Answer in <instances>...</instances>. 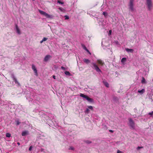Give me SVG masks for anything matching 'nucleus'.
<instances>
[{
  "label": "nucleus",
  "instance_id": "nucleus-10",
  "mask_svg": "<svg viewBox=\"0 0 153 153\" xmlns=\"http://www.w3.org/2000/svg\"><path fill=\"white\" fill-rule=\"evenodd\" d=\"M28 131H24L22 132V135L23 136H25L27 134H28Z\"/></svg>",
  "mask_w": 153,
  "mask_h": 153
},
{
  "label": "nucleus",
  "instance_id": "nucleus-22",
  "mask_svg": "<svg viewBox=\"0 0 153 153\" xmlns=\"http://www.w3.org/2000/svg\"><path fill=\"white\" fill-rule=\"evenodd\" d=\"M103 15L105 17H106L108 16V13H107L105 12H103L102 13Z\"/></svg>",
  "mask_w": 153,
  "mask_h": 153
},
{
  "label": "nucleus",
  "instance_id": "nucleus-11",
  "mask_svg": "<svg viewBox=\"0 0 153 153\" xmlns=\"http://www.w3.org/2000/svg\"><path fill=\"white\" fill-rule=\"evenodd\" d=\"M83 60L84 62L87 64H88L90 62V61L88 59H83Z\"/></svg>",
  "mask_w": 153,
  "mask_h": 153
},
{
  "label": "nucleus",
  "instance_id": "nucleus-31",
  "mask_svg": "<svg viewBox=\"0 0 153 153\" xmlns=\"http://www.w3.org/2000/svg\"><path fill=\"white\" fill-rule=\"evenodd\" d=\"M143 147H142V146H138L137 148V150H139V149H140L143 148Z\"/></svg>",
  "mask_w": 153,
  "mask_h": 153
},
{
  "label": "nucleus",
  "instance_id": "nucleus-19",
  "mask_svg": "<svg viewBox=\"0 0 153 153\" xmlns=\"http://www.w3.org/2000/svg\"><path fill=\"white\" fill-rule=\"evenodd\" d=\"M6 136L7 137H9L11 136V134L9 133H7L6 134Z\"/></svg>",
  "mask_w": 153,
  "mask_h": 153
},
{
  "label": "nucleus",
  "instance_id": "nucleus-30",
  "mask_svg": "<svg viewBox=\"0 0 153 153\" xmlns=\"http://www.w3.org/2000/svg\"><path fill=\"white\" fill-rule=\"evenodd\" d=\"M69 150L71 149L72 150H74V148L73 146H70V148H69Z\"/></svg>",
  "mask_w": 153,
  "mask_h": 153
},
{
  "label": "nucleus",
  "instance_id": "nucleus-38",
  "mask_svg": "<svg viewBox=\"0 0 153 153\" xmlns=\"http://www.w3.org/2000/svg\"><path fill=\"white\" fill-rule=\"evenodd\" d=\"M134 0H130L129 3H133Z\"/></svg>",
  "mask_w": 153,
  "mask_h": 153
},
{
  "label": "nucleus",
  "instance_id": "nucleus-9",
  "mask_svg": "<svg viewBox=\"0 0 153 153\" xmlns=\"http://www.w3.org/2000/svg\"><path fill=\"white\" fill-rule=\"evenodd\" d=\"M97 62L99 64L101 65H103L104 64V62L100 59H98L97 60Z\"/></svg>",
  "mask_w": 153,
  "mask_h": 153
},
{
  "label": "nucleus",
  "instance_id": "nucleus-40",
  "mask_svg": "<svg viewBox=\"0 0 153 153\" xmlns=\"http://www.w3.org/2000/svg\"><path fill=\"white\" fill-rule=\"evenodd\" d=\"M121 152L119 150H118L117 151V153H121Z\"/></svg>",
  "mask_w": 153,
  "mask_h": 153
},
{
  "label": "nucleus",
  "instance_id": "nucleus-21",
  "mask_svg": "<svg viewBox=\"0 0 153 153\" xmlns=\"http://www.w3.org/2000/svg\"><path fill=\"white\" fill-rule=\"evenodd\" d=\"M65 74L66 75H70L71 74L69 71H66L65 72Z\"/></svg>",
  "mask_w": 153,
  "mask_h": 153
},
{
  "label": "nucleus",
  "instance_id": "nucleus-4",
  "mask_svg": "<svg viewBox=\"0 0 153 153\" xmlns=\"http://www.w3.org/2000/svg\"><path fill=\"white\" fill-rule=\"evenodd\" d=\"M92 64L94 67L93 68H94L97 72H101V71L96 63H92Z\"/></svg>",
  "mask_w": 153,
  "mask_h": 153
},
{
  "label": "nucleus",
  "instance_id": "nucleus-12",
  "mask_svg": "<svg viewBox=\"0 0 153 153\" xmlns=\"http://www.w3.org/2000/svg\"><path fill=\"white\" fill-rule=\"evenodd\" d=\"M125 50L128 52H130L132 53L134 51V50L133 49H130L128 48H126Z\"/></svg>",
  "mask_w": 153,
  "mask_h": 153
},
{
  "label": "nucleus",
  "instance_id": "nucleus-1",
  "mask_svg": "<svg viewBox=\"0 0 153 153\" xmlns=\"http://www.w3.org/2000/svg\"><path fill=\"white\" fill-rule=\"evenodd\" d=\"M146 4L148 8V10L150 11L152 7V0H146Z\"/></svg>",
  "mask_w": 153,
  "mask_h": 153
},
{
  "label": "nucleus",
  "instance_id": "nucleus-27",
  "mask_svg": "<svg viewBox=\"0 0 153 153\" xmlns=\"http://www.w3.org/2000/svg\"><path fill=\"white\" fill-rule=\"evenodd\" d=\"M85 142L86 143L88 144H90V143H91V141H90L88 140H86Z\"/></svg>",
  "mask_w": 153,
  "mask_h": 153
},
{
  "label": "nucleus",
  "instance_id": "nucleus-34",
  "mask_svg": "<svg viewBox=\"0 0 153 153\" xmlns=\"http://www.w3.org/2000/svg\"><path fill=\"white\" fill-rule=\"evenodd\" d=\"M57 2H58V3H59V4H63V2H61V1H59V0H58V1H57Z\"/></svg>",
  "mask_w": 153,
  "mask_h": 153
},
{
  "label": "nucleus",
  "instance_id": "nucleus-6",
  "mask_svg": "<svg viewBox=\"0 0 153 153\" xmlns=\"http://www.w3.org/2000/svg\"><path fill=\"white\" fill-rule=\"evenodd\" d=\"M32 70L34 71V73L36 75H37V71L36 68L35 66V65L33 64L32 65Z\"/></svg>",
  "mask_w": 153,
  "mask_h": 153
},
{
  "label": "nucleus",
  "instance_id": "nucleus-35",
  "mask_svg": "<svg viewBox=\"0 0 153 153\" xmlns=\"http://www.w3.org/2000/svg\"><path fill=\"white\" fill-rule=\"evenodd\" d=\"M65 19H68L69 18V17L67 16H65Z\"/></svg>",
  "mask_w": 153,
  "mask_h": 153
},
{
  "label": "nucleus",
  "instance_id": "nucleus-23",
  "mask_svg": "<svg viewBox=\"0 0 153 153\" xmlns=\"http://www.w3.org/2000/svg\"><path fill=\"white\" fill-rule=\"evenodd\" d=\"M89 110L88 108H87L86 110L85 111V113L88 114L89 113Z\"/></svg>",
  "mask_w": 153,
  "mask_h": 153
},
{
  "label": "nucleus",
  "instance_id": "nucleus-28",
  "mask_svg": "<svg viewBox=\"0 0 153 153\" xmlns=\"http://www.w3.org/2000/svg\"><path fill=\"white\" fill-rule=\"evenodd\" d=\"M48 39V38H46V37H44L42 39L43 41L44 42L46 41Z\"/></svg>",
  "mask_w": 153,
  "mask_h": 153
},
{
  "label": "nucleus",
  "instance_id": "nucleus-42",
  "mask_svg": "<svg viewBox=\"0 0 153 153\" xmlns=\"http://www.w3.org/2000/svg\"><path fill=\"white\" fill-rule=\"evenodd\" d=\"M53 78L54 79H56V76L54 75H53Z\"/></svg>",
  "mask_w": 153,
  "mask_h": 153
},
{
  "label": "nucleus",
  "instance_id": "nucleus-20",
  "mask_svg": "<svg viewBox=\"0 0 153 153\" xmlns=\"http://www.w3.org/2000/svg\"><path fill=\"white\" fill-rule=\"evenodd\" d=\"M15 121L17 125H19L21 123L20 122H19V121L18 120H16Z\"/></svg>",
  "mask_w": 153,
  "mask_h": 153
},
{
  "label": "nucleus",
  "instance_id": "nucleus-29",
  "mask_svg": "<svg viewBox=\"0 0 153 153\" xmlns=\"http://www.w3.org/2000/svg\"><path fill=\"white\" fill-rule=\"evenodd\" d=\"M14 82H15V84H17L19 85H20L19 83V82H18V81H17V80H16Z\"/></svg>",
  "mask_w": 153,
  "mask_h": 153
},
{
  "label": "nucleus",
  "instance_id": "nucleus-32",
  "mask_svg": "<svg viewBox=\"0 0 153 153\" xmlns=\"http://www.w3.org/2000/svg\"><path fill=\"white\" fill-rule=\"evenodd\" d=\"M148 114L150 115H153V111H152V112H149Z\"/></svg>",
  "mask_w": 153,
  "mask_h": 153
},
{
  "label": "nucleus",
  "instance_id": "nucleus-2",
  "mask_svg": "<svg viewBox=\"0 0 153 153\" xmlns=\"http://www.w3.org/2000/svg\"><path fill=\"white\" fill-rule=\"evenodd\" d=\"M39 12L41 14L45 16L47 18H51L52 17L51 15H50L44 11L39 10Z\"/></svg>",
  "mask_w": 153,
  "mask_h": 153
},
{
  "label": "nucleus",
  "instance_id": "nucleus-33",
  "mask_svg": "<svg viewBox=\"0 0 153 153\" xmlns=\"http://www.w3.org/2000/svg\"><path fill=\"white\" fill-rule=\"evenodd\" d=\"M85 51L87 52H88L90 55H91V53L90 52V51H89V50L87 49Z\"/></svg>",
  "mask_w": 153,
  "mask_h": 153
},
{
  "label": "nucleus",
  "instance_id": "nucleus-37",
  "mask_svg": "<svg viewBox=\"0 0 153 153\" xmlns=\"http://www.w3.org/2000/svg\"><path fill=\"white\" fill-rule=\"evenodd\" d=\"M112 32V31L111 30H109V35H111V33Z\"/></svg>",
  "mask_w": 153,
  "mask_h": 153
},
{
  "label": "nucleus",
  "instance_id": "nucleus-13",
  "mask_svg": "<svg viewBox=\"0 0 153 153\" xmlns=\"http://www.w3.org/2000/svg\"><path fill=\"white\" fill-rule=\"evenodd\" d=\"M113 101L116 102H118L119 100V99L117 97L114 96L113 97Z\"/></svg>",
  "mask_w": 153,
  "mask_h": 153
},
{
  "label": "nucleus",
  "instance_id": "nucleus-36",
  "mask_svg": "<svg viewBox=\"0 0 153 153\" xmlns=\"http://www.w3.org/2000/svg\"><path fill=\"white\" fill-rule=\"evenodd\" d=\"M61 68L63 70H65V68L63 66H61Z\"/></svg>",
  "mask_w": 153,
  "mask_h": 153
},
{
  "label": "nucleus",
  "instance_id": "nucleus-8",
  "mask_svg": "<svg viewBox=\"0 0 153 153\" xmlns=\"http://www.w3.org/2000/svg\"><path fill=\"white\" fill-rule=\"evenodd\" d=\"M51 57V56L50 55H47L45 57L44 61L45 62H47Z\"/></svg>",
  "mask_w": 153,
  "mask_h": 153
},
{
  "label": "nucleus",
  "instance_id": "nucleus-45",
  "mask_svg": "<svg viewBox=\"0 0 153 153\" xmlns=\"http://www.w3.org/2000/svg\"><path fill=\"white\" fill-rule=\"evenodd\" d=\"M33 1H34V0H33Z\"/></svg>",
  "mask_w": 153,
  "mask_h": 153
},
{
  "label": "nucleus",
  "instance_id": "nucleus-25",
  "mask_svg": "<svg viewBox=\"0 0 153 153\" xmlns=\"http://www.w3.org/2000/svg\"><path fill=\"white\" fill-rule=\"evenodd\" d=\"M12 78L13 80L15 82L16 80H17V79L15 77V76L13 75L12 77Z\"/></svg>",
  "mask_w": 153,
  "mask_h": 153
},
{
  "label": "nucleus",
  "instance_id": "nucleus-3",
  "mask_svg": "<svg viewBox=\"0 0 153 153\" xmlns=\"http://www.w3.org/2000/svg\"><path fill=\"white\" fill-rule=\"evenodd\" d=\"M80 97L84 98L86 99L88 101L90 102H92L93 101V99L90 98L88 96L85 95L84 94H80Z\"/></svg>",
  "mask_w": 153,
  "mask_h": 153
},
{
  "label": "nucleus",
  "instance_id": "nucleus-43",
  "mask_svg": "<svg viewBox=\"0 0 153 153\" xmlns=\"http://www.w3.org/2000/svg\"><path fill=\"white\" fill-rule=\"evenodd\" d=\"M43 42H44V41H43V39H42V40H41V41H40V43H42Z\"/></svg>",
  "mask_w": 153,
  "mask_h": 153
},
{
  "label": "nucleus",
  "instance_id": "nucleus-7",
  "mask_svg": "<svg viewBox=\"0 0 153 153\" xmlns=\"http://www.w3.org/2000/svg\"><path fill=\"white\" fill-rule=\"evenodd\" d=\"M129 8L133 12L134 11V5L133 3H129Z\"/></svg>",
  "mask_w": 153,
  "mask_h": 153
},
{
  "label": "nucleus",
  "instance_id": "nucleus-41",
  "mask_svg": "<svg viewBox=\"0 0 153 153\" xmlns=\"http://www.w3.org/2000/svg\"><path fill=\"white\" fill-rule=\"evenodd\" d=\"M109 131L113 133V132H114V131H113L112 130H109Z\"/></svg>",
  "mask_w": 153,
  "mask_h": 153
},
{
  "label": "nucleus",
  "instance_id": "nucleus-14",
  "mask_svg": "<svg viewBox=\"0 0 153 153\" xmlns=\"http://www.w3.org/2000/svg\"><path fill=\"white\" fill-rule=\"evenodd\" d=\"M16 31H17V33L18 34H20V33H21L20 32L18 26L16 25Z\"/></svg>",
  "mask_w": 153,
  "mask_h": 153
},
{
  "label": "nucleus",
  "instance_id": "nucleus-44",
  "mask_svg": "<svg viewBox=\"0 0 153 153\" xmlns=\"http://www.w3.org/2000/svg\"><path fill=\"white\" fill-rule=\"evenodd\" d=\"M17 144L19 145H20V143H18Z\"/></svg>",
  "mask_w": 153,
  "mask_h": 153
},
{
  "label": "nucleus",
  "instance_id": "nucleus-15",
  "mask_svg": "<svg viewBox=\"0 0 153 153\" xmlns=\"http://www.w3.org/2000/svg\"><path fill=\"white\" fill-rule=\"evenodd\" d=\"M126 58H123L121 60V62L123 64H125V62H126Z\"/></svg>",
  "mask_w": 153,
  "mask_h": 153
},
{
  "label": "nucleus",
  "instance_id": "nucleus-26",
  "mask_svg": "<svg viewBox=\"0 0 153 153\" xmlns=\"http://www.w3.org/2000/svg\"><path fill=\"white\" fill-rule=\"evenodd\" d=\"M82 46L83 49L85 50L87 49L86 47L84 45H82Z\"/></svg>",
  "mask_w": 153,
  "mask_h": 153
},
{
  "label": "nucleus",
  "instance_id": "nucleus-18",
  "mask_svg": "<svg viewBox=\"0 0 153 153\" xmlns=\"http://www.w3.org/2000/svg\"><path fill=\"white\" fill-rule=\"evenodd\" d=\"M103 83L105 86L107 87H109V85L108 83L106 82H103Z\"/></svg>",
  "mask_w": 153,
  "mask_h": 153
},
{
  "label": "nucleus",
  "instance_id": "nucleus-17",
  "mask_svg": "<svg viewBox=\"0 0 153 153\" xmlns=\"http://www.w3.org/2000/svg\"><path fill=\"white\" fill-rule=\"evenodd\" d=\"M145 89H143L141 90H138V92L139 93L142 94L145 92Z\"/></svg>",
  "mask_w": 153,
  "mask_h": 153
},
{
  "label": "nucleus",
  "instance_id": "nucleus-24",
  "mask_svg": "<svg viewBox=\"0 0 153 153\" xmlns=\"http://www.w3.org/2000/svg\"><path fill=\"white\" fill-rule=\"evenodd\" d=\"M88 108L91 109V110L93 111V108L92 106H88Z\"/></svg>",
  "mask_w": 153,
  "mask_h": 153
},
{
  "label": "nucleus",
  "instance_id": "nucleus-39",
  "mask_svg": "<svg viewBox=\"0 0 153 153\" xmlns=\"http://www.w3.org/2000/svg\"><path fill=\"white\" fill-rule=\"evenodd\" d=\"M32 146H30V147H29V150L31 151V150L32 149Z\"/></svg>",
  "mask_w": 153,
  "mask_h": 153
},
{
  "label": "nucleus",
  "instance_id": "nucleus-16",
  "mask_svg": "<svg viewBox=\"0 0 153 153\" xmlns=\"http://www.w3.org/2000/svg\"><path fill=\"white\" fill-rule=\"evenodd\" d=\"M142 79L141 80V83L143 84V83H146V80L143 77H142Z\"/></svg>",
  "mask_w": 153,
  "mask_h": 153
},
{
  "label": "nucleus",
  "instance_id": "nucleus-5",
  "mask_svg": "<svg viewBox=\"0 0 153 153\" xmlns=\"http://www.w3.org/2000/svg\"><path fill=\"white\" fill-rule=\"evenodd\" d=\"M129 126L133 129L134 128L135 123L131 118L129 119Z\"/></svg>",
  "mask_w": 153,
  "mask_h": 153
}]
</instances>
